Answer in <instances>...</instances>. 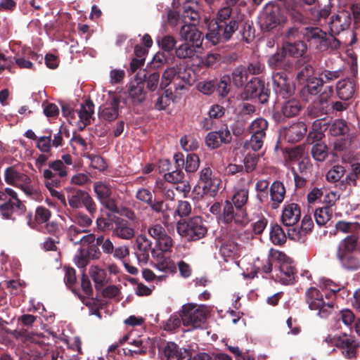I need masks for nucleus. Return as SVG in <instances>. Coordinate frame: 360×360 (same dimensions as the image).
<instances>
[{"mask_svg":"<svg viewBox=\"0 0 360 360\" xmlns=\"http://www.w3.org/2000/svg\"><path fill=\"white\" fill-rule=\"evenodd\" d=\"M136 243L138 249L137 258L140 262L146 263L149 259V252L153 257L157 258L156 267L160 271L172 274L176 271L175 263L169 258L162 259V253H157L155 249L151 248L152 243L146 236L141 234L137 236Z\"/></svg>","mask_w":360,"mask_h":360,"instance_id":"f257e3e1","label":"nucleus"},{"mask_svg":"<svg viewBox=\"0 0 360 360\" xmlns=\"http://www.w3.org/2000/svg\"><path fill=\"white\" fill-rule=\"evenodd\" d=\"M176 230L178 233L188 241H197L207 233V228L201 216L179 220L176 223Z\"/></svg>","mask_w":360,"mask_h":360,"instance_id":"f03ea898","label":"nucleus"},{"mask_svg":"<svg viewBox=\"0 0 360 360\" xmlns=\"http://www.w3.org/2000/svg\"><path fill=\"white\" fill-rule=\"evenodd\" d=\"M243 25L242 16L236 15L235 20L221 25L209 24L206 38L215 45L221 41H229Z\"/></svg>","mask_w":360,"mask_h":360,"instance_id":"7ed1b4c3","label":"nucleus"},{"mask_svg":"<svg viewBox=\"0 0 360 360\" xmlns=\"http://www.w3.org/2000/svg\"><path fill=\"white\" fill-rule=\"evenodd\" d=\"M305 302L311 310H317L318 316L327 318L333 311L334 302H326L322 292L315 287L309 288L305 292Z\"/></svg>","mask_w":360,"mask_h":360,"instance_id":"20e7f679","label":"nucleus"},{"mask_svg":"<svg viewBox=\"0 0 360 360\" xmlns=\"http://www.w3.org/2000/svg\"><path fill=\"white\" fill-rule=\"evenodd\" d=\"M180 316L185 326L202 328L207 319V311L203 306L188 303L182 307Z\"/></svg>","mask_w":360,"mask_h":360,"instance_id":"39448f33","label":"nucleus"},{"mask_svg":"<svg viewBox=\"0 0 360 360\" xmlns=\"http://www.w3.org/2000/svg\"><path fill=\"white\" fill-rule=\"evenodd\" d=\"M4 177L7 184L20 188L27 195L37 194V190L31 184L30 176L18 170L15 166L8 167L5 170Z\"/></svg>","mask_w":360,"mask_h":360,"instance_id":"423d86ee","label":"nucleus"},{"mask_svg":"<svg viewBox=\"0 0 360 360\" xmlns=\"http://www.w3.org/2000/svg\"><path fill=\"white\" fill-rule=\"evenodd\" d=\"M244 94L247 99H257L261 104H266L270 97V89L264 80L252 77L245 85Z\"/></svg>","mask_w":360,"mask_h":360,"instance_id":"0eeeda50","label":"nucleus"},{"mask_svg":"<svg viewBox=\"0 0 360 360\" xmlns=\"http://www.w3.org/2000/svg\"><path fill=\"white\" fill-rule=\"evenodd\" d=\"M4 198L1 200L4 202L0 205V212L4 218L9 219L15 211L19 214L23 213L26 207L24 204L18 199L16 192L11 188H5Z\"/></svg>","mask_w":360,"mask_h":360,"instance_id":"6e6552de","label":"nucleus"},{"mask_svg":"<svg viewBox=\"0 0 360 360\" xmlns=\"http://www.w3.org/2000/svg\"><path fill=\"white\" fill-rule=\"evenodd\" d=\"M238 237L237 231L231 232L230 230L217 238L216 241L220 243L219 252L226 261L238 255L239 245L236 241Z\"/></svg>","mask_w":360,"mask_h":360,"instance_id":"1a4fd4ad","label":"nucleus"},{"mask_svg":"<svg viewBox=\"0 0 360 360\" xmlns=\"http://www.w3.org/2000/svg\"><path fill=\"white\" fill-rule=\"evenodd\" d=\"M233 204L229 200H226L223 204V209L218 222L231 225L235 224L243 227L248 222L247 211L236 210Z\"/></svg>","mask_w":360,"mask_h":360,"instance_id":"9d476101","label":"nucleus"},{"mask_svg":"<svg viewBox=\"0 0 360 360\" xmlns=\"http://www.w3.org/2000/svg\"><path fill=\"white\" fill-rule=\"evenodd\" d=\"M273 89L277 96L283 99L290 98L295 93L293 82L284 72H276L273 75Z\"/></svg>","mask_w":360,"mask_h":360,"instance_id":"9b49d317","label":"nucleus"},{"mask_svg":"<svg viewBox=\"0 0 360 360\" xmlns=\"http://www.w3.org/2000/svg\"><path fill=\"white\" fill-rule=\"evenodd\" d=\"M68 200L69 205L72 209H79L84 206L89 213H96V205L89 194L84 190L77 189L71 195H68Z\"/></svg>","mask_w":360,"mask_h":360,"instance_id":"f8f14e48","label":"nucleus"},{"mask_svg":"<svg viewBox=\"0 0 360 360\" xmlns=\"http://www.w3.org/2000/svg\"><path fill=\"white\" fill-rule=\"evenodd\" d=\"M335 347L341 350L345 357L352 359L356 357L360 342L354 335L342 333L338 335Z\"/></svg>","mask_w":360,"mask_h":360,"instance_id":"ddd939ff","label":"nucleus"},{"mask_svg":"<svg viewBox=\"0 0 360 360\" xmlns=\"http://www.w3.org/2000/svg\"><path fill=\"white\" fill-rule=\"evenodd\" d=\"M161 359L165 360H191V354L187 349L181 352V349L173 342H168L159 347Z\"/></svg>","mask_w":360,"mask_h":360,"instance_id":"4468645a","label":"nucleus"},{"mask_svg":"<svg viewBox=\"0 0 360 360\" xmlns=\"http://www.w3.org/2000/svg\"><path fill=\"white\" fill-rule=\"evenodd\" d=\"M120 103V98L115 96L108 100L103 105L99 107V119L108 122L115 120L119 115Z\"/></svg>","mask_w":360,"mask_h":360,"instance_id":"2eb2a0df","label":"nucleus"},{"mask_svg":"<svg viewBox=\"0 0 360 360\" xmlns=\"http://www.w3.org/2000/svg\"><path fill=\"white\" fill-rule=\"evenodd\" d=\"M193 24H185L181 27L179 34L185 42H189L195 47L200 48L203 41V37L196 26Z\"/></svg>","mask_w":360,"mask_h":360,"instance_id":"dca6fc26","label":"nucleus"},{"mask_svg":"<svg viewBox=\"0 0 360 360\" xmlns=\"http://www.w3.org/2000/svg\"><path fill=\"white\" fill-rule=\"evenodd\" d=\"M174 169H172L164 174V179L167 182L175 184L185 179V174L182 170L184 164V155L181 153H176L174 155Z\"/></svg>","mask_w":360,"mask_h":360,"instance_id":"f3484780","label":"nucleus"},{"mask_svg":"<svg viewBox=\"0 0 360 360\" xmlns=\"http://www.w3.org/2000/svg\"><path fill=\"white\" fill-rule=\"evenodd\" d=\"M43 176L45 179L44 184L49 191L52 197H55L61 201L63 204H66L65 195L60 191L56 190V188L61 186V180L56 177V174L50 169H44Z\"/></svg>","mask_w":360,"mask_h":360,"instance_id":"a211bd4d","label":"nucleus"},{"mask_svg":"<svg viewBox=\"0 0 360 360\" xmlns=\"http://www.w3.org/2000/svg\"><path fill=\"white\" fill-rule=\"evenodd\" d=\"M287 22V17L281 13L278 7L273 6L270 11H267L263 19L262 26L267 31H271L279 25Z\"/></svg>","mask_w":360,"mask_h":360,"instance_id":"6ab92c4d","label":"nucleus"},{"mask_svg":"<svg viewBox=\"0 0 360 360\" xmlns=\"http://www.w3.org/2000/svg\"><path fill=\"white\" fill-rule=\"evenodd\" d=\"M330 195L335 198V194L333 192L325 196L324 201L326 202V205L323 207H319L315 210L314 218L316 224L321 226H324L332 217L333 210L332 205H334L335 200L329 199Z\"/></svg>","mask_w":360,"mask_h":360,"instance_id":"aec40b11","label":"nucleus"},{"mask_svg":"<svg viewBox=\"0 0 360 360\" xmlns=\"http://www.w3.org/2000/svg\"><path fill=\"white\" fill-rule=\"evenodd\" d=\"M112 234L121 239L129 240L134 236V229L127 220L115 216V224Z\"/></svg>","mask_w":360,"mask_h":360,"instance_id":"412c9836","label":"nucleus"},{"mask_svg":"<svg viewBox=\"0 0 360 360\" xmlns=\"http://www.w3.org/2000/svg\"><path fill=\"white\" fill-rule=\"evenodd\" d=\"M307 131V127L306 124L303 122H297L288 127H285L283 133L285 139L288 142L296 143L302 139Z\"/></svg>","mask_w":360,"mask_h":360,"instance_id":"4be33fe9","label":"nucleus"},{"mask_svg":"<svg viewBox=\"0 0 360 360\" xmlns=\"http://www.w3.org/2000/svg\"><path fill=\"white\" fill-rule=\"evenodd\" d=\"M51 216V211L43 206H39L36 208L34 214L29 212L26 215L27 225L32 229H37L40 224L49 221Z\"/></svg>","mask_w":360,"mask_h":360,"instance_id":"5701e85b","label":"nucleus"},{"mask_svg":"<svg viewBox=\"0 0 360 360\" xmlns=\"http://www.w3.org/2000/svg\"><path fill=\"white\" fill-rule=\"evenodd\" d=\"M360 252V231L352 233L342 240L337 248L336 252L354 253Z\"/></svg>","mask_w":360,"mask_h":360,"instance_id":"b1692460","label":"nucleus"},{"mask_svg":"<svg viewBox=\"0 0 360 360\" xmlns=\"http://www.w3.org/2000/svg\"><path fill=\"white\" fill-rule=\"evenodd\" d=\"M301 216V211L299 205L290 203L285 205L283 210L281 221L286 226H292L298 222Z\"/></svg>","mask_w":360,"mask_h":360,"instance_id":"393cba45","label":"nucleus"},{"mask_svg":"<svg viewBox=\"0 0 360 360\" xmlns=\"http://www.w3.org/2000/svg\"><path fill=\"white\" fill-rule=\"evenodd\" d=\"M129 94L134 104H139L145 101L147 91L145 90L141 72L137 74L136 81L131 83Z\"/></svg>","mask_w":360,"mask_h":360,"instance_id":"a878e982","label":"nucleus"},{"mask_svg":"<svg viewBox=\"0 0 360 360\" xmlns=\"http://www.w3.org/2000/svg\"><path fill=\"white\" fill-rule=\"evenodd\" d=\"M304 83L305 84L300 89V95L305 101H308L311 96H316L319 94L323 86L322 80H320L317 77L311 78Z\"/></svg>","mask_w":360,"mask_h":360,"instance_id":"bb28decb","label":"nucleus"},{"mask_svg":"<svg viewBox=\"0 0 360 360\" xmlns=\"http://www.w3.org/2000/svg\"><path fill=\"white\" fill-rule=\"evenodd\" d=\"M356 83L354 79L347 78L338 82L336 91L341 100L347 101L353 97Z\"/></svg>","mask_w":360,"mask_h":360,"instance_id":"cd10ccee","label":"nucleus"},{"mask_svg":"<svg viewBox=\"0 0 360 360\" xmlns=\"http://www.w3.org/2000/svg\"><path fill=\"white\" fill-rule=\"evenodd\" d=\"M282 48L287 56L295 58L302 56L307 50V46L303 40L283 41Z\"/></svg>","mask_w":360,"mask_h":360,"instance_id":"c85d7f7f","label":"nucleus"},{"mask_svg":"<svg viewBox=\"0 0 360 360\" xmlns=\"http://www.w3.org/2000/svg\"><path fill=\"white\" fill-rule=\"evenodd\" d=\"M270 196L272 200V208L276 209L283 201L285 188L281 181H276L270 186Z\"/></svg>","mask_w":360,"mask_h":360,"instance_id":"c756f323","label":"nucleus"},{"mask_svg":"<svg viewBox=\"0 0 360 360\" xmlns=\"http://www.w3.org/2000/svg\"><path fill=\"white\" fill-rule=\"evenodd\" d=\"M349 21L347 19V15L345 13L341 15L338 14L331 17V20L329 24L330 30L333 34H338L340 32L344 31L349 28Z\"/></svg>","mask_w":360,"mask_h":360,"instance_id":"7c9ffc66","label":"nucleus"},{"mask_svg":"<svg viewBox=\"0 0 360 360\" xmlns=\"http://www.w3.org/2000/svg\"><path fill=\"white\" fill-rule=\"evenodd\" d=\"M297 73L296 79L300 83H303L311 78L314 77V68L308 61L299 60L297 64Z\"/></svg>","mask_w":360,"mask_h":360,"instance_id":"2f4dec72","label":"nucleus"},{"mask_svg":"<svg viewBox=\"0 0 360 360\" xmlns=\"http://www.w3.org/2000/svg\"><path fill=\"white\" fill-rule=\"evenodd\" d=\"M177 83H175V89H184L185 85H191L195 81L194 74L191 69L178 68L177 69Z\"/></svg>","mask_w":360,"mask_h":360,"instance_id":"473e14b6","label":"nucleus"},{"mask_svg":"<svg viewBox=\"0 0 360 360\" xmlns=\"http://www.w3.org/2000/svg\"><path fill=\"white\" fill-rule=\"evenodd\" d=\"M336 257L345 268L349 270L360 269V259L353 253L336 252Z\"/></svg>","mask_w":360,"mask_h":360,"instance_id":"72a5a7b5","label":"nucleus"},{"mask_svg":"<svg viewBox=\"0 0 360 360\" xmlns=\"http://www.w3.org/2000/svg\"><path fill=\"white\" fill-rule=\"evenodd\" d=\"M302 108L300 102L297 99L292 98L283 103L281 112L285 117L291 118L298 115Z\"/></svg>","mask_w":360,"mask_h":360,"instance_id":"f704fd0d","label":"nucleus"},{"mask_svg":"<svg viewBox=\"0 0 360 360\" xmlns=\"http://www.w3.org/2000/svg\"><path fill=\"white\" fill-rule=\"evenodd\" d=\"M325 32L318 27H306L302 28V39L309 42L314 41L317 45H321Z\"/></svg>","mask_w":360,"mask_h":360,"instance_id":"c9c22d12","label":"nucleus"},{"mask_svg":"<svg viewBox=\"0 0 360 360\" xmlns=\"http://www.w3.org/2000/svg\"><path fill=\"white\" fill-rule=\"evenodd\" d=\"M142 81L146 84L147 89L150 91H154L160 85V73L158 71H146L143 70L141 72Z\"/></svg>","mask_w":360,"mask_h":360,"instance_id":"e433bc0d","label":"nucleus"},{"mask_svg":"<svg viewBox=\"0 0 360 360\" xmlns=\"http://www.w3.org/2000/svg\"><path fill=\"white\" fill-rule=\"evenodd\" d=\"M81 122L86 127L91 124V118L94 112V104L91 99L86 101L85 104H82L81 108L77 111Z\"/></svg>","mask_w":360,"mask_h":360,"instance_id":"4c0bfd02","label":"nucleus"},{"mask_svg":"<svg viewBox=\"0 0 360 360\" xmlns=\"http://www.w3.org/2000/svg\"><path fill=\"white\" fill-rule=\"evenodd\" d=\"M183 8V17L185 21L188 19L191 22L189 24H198L200 20V13L198 10V4L191 2H186L184 4Z\"/></svg>","mask_w":360,"mask_h":360,"instance_id":"58836bf2","label":"nucleus"},{"mask_svg":"<svg viewBox=\"0 0 360 360\" xmlns=\"http://www.w3.org/2000/svg\"><path fill=\"white\" fill-rule=\"evenodd\" d=\"M231 75L233 83L237 88L243 87L248 77L246 67L242 65L236 66L233 70Z\"/></svg>","mask_w":360,"mask_h":360,"instance_id":"ea45409f","label":"nucleus"},{"mask_svg":"<svg viewBox=\"0 0 360 360\" xmlns=\"http://www.w3.org/2000/svg\"><path fill=\"white\" fill-rule=\"evenodd\" d=\"M248 190L242 188L237 191L232 197V204L234 205L236 210L247 211L245 207L248 200Z\"/></svg>","mask_w":360,"mask_h":360,"instance_id":"a19ab883","label":"nucleus"},{"mask_svg":"<svg viewBox=\"0 0 360 360\" xmlns=\"http://www.w3.org/2000/svg\"><path fill=\"white\" fill-rule=\"evenodd\" d=\"M89 274L95 283L96 289L101 290L105 284L107 276L105 270L97 266H93L89 269Z\"/></svg>","mask_w":360,"mask_h":360,"instance_id":"79ce46f5","label":"nucleus"},{"mask_svg":"<svg viewBox=\"0 0 360 360\" xmlns=\"http://www.w3.org/2000/svg\"><path fill=\"white\" fill-rule=\"evenodd\" d=\"M287 235L283 228L278 224H271L270 240L276 245H281L286 242Z\"/></svg>","mask_w":360,"mask_h":360,"instance_id":"37998d69","label":"nucleus"},{"mask_svg":"<svg viewBox=\"0 0 360 360\" xmlns=\"http://www.w3.org/2000/svg\"><path fill=\"white\" fill-rule=\"evenodd\" d=\"M309 114L312 117H319L328 114V105L327 101L319 98L309 107Z\"/></svg>","mask_w":360,"mask_h":360,"instance_id":"c03bdc74","label":"nucleus"},{"mask_svg":"<svg viewBox=\"0 0 360 360\" xmlns=\"http://www.w3.org/2000/svg\"><path fill=\"white\" fill-rule=\"evenodd\" d=\"M197 49L189 42H184L176 49L175 53L179 59L192 58L195 56Z\"/></svg>","mask_w":360,"mask_h":360,"instance_id":"a18cd8bd","label":"nucleus"},{"mask_svg":"<svg viewBox=\"0 0 360 360\" xmlns=\"http://www.w3.org/2000/svg\"><path fill=\"white\" fill-rule=\"evenodd\" d=\"M95 214L89 213V214H86L83 212H76L72 214V221L82 229H86L92 224Z\"/></svg>","mask_w":360,"mask_h":360,"instance_id":"49530a36","label":"nucleus"},{"mask_svg":"<svg viewBox=\"0 0 360 360\" xmlns=\"http://www.w3.org/2000/svg\"><path fill=\"white\" fill-rule=\"evenodd\" d=\"M335 35L333 33L328 35L325 32V36L323 37L321 45H317L318 49L321 51H324L329 49L335 50L340 48V42L335 37Z\"/></svg>","mask_w":360,"mask_h":360,"instance_id":"de8ad7c7","label":"nucleus"},{"mask_svg":"<svg viewBox=\"0 0 360 360\" xmlns=\"http://www.w3.org/2000/svg\"><path fill=\"white\" fill-rule=\"evenodd\" d=\"M349 131L347 122L340 119L335 120L329 127V133L333 136H343Z\"/></svg>","mask_w":360,"mask_h":360,"instance_id":"09e8293b","label":"nucleus"},{"mask_svg":"<svg viewBox=\"0 0 360 360\" xmlns=\"http://www.w3.org/2000/svg\"><path fill=\"white\" fill-rule=\"evenodd\" d=\"M312 158L318 162H323L328 156V146L324 143H316L311 148Z\"/></svg>","mask_w":360,"mask_h":360,"instance_id":"8fccbe9b","label":"nucleus"},{"mask_svg":"<svg viewBox=\"0 0 360 360\" xmlns=\"http://www.w3.org/2000/svg\"><path fill=\"white\" fill-rule=\"evenodd\" d=\"M15 62L20 68L33 69V63L30 60H37L38 59L42 60V56L39 55L34 52L30 51L28 54V60L21 56H16Z\"/></svg>","mask_w":360,"mask_h":360,"instance_id":"3c124183","label":"nucleus"},{"mask_svg":"<svg viewBox=\"0 0 360 360\" xmlns=\"http://www.w3.org/2000/svg\"><path fill=\"white\" fill-rule=\"evenodd\" d=\"M221 181L217 176H213L208 181L202 184V190L205 194L210 196H214L218 193Z\"/></svg>","mask_w":360,"mask_h":360,"instance_id":"603ef678","label":"nucleus"},{"mask_svg":"<svg viewBox=\"0 0 360 360\" xmlns=\"http://www.w3.org/2000/svg\"><path fill=\"white\" fill-rule=\"evenodd\" d=\"M268 122L264 118L255 120L249 127L251 134L261 135L266 136V131L268 129Z\"/></svg>","mask_w":360,"mask_h":360,"instance_id":"864d4df0","label":"nucleus"},{"mask_svg":"<svg viewBox=\"0 0 360 360\" xmlns=\"http://www.w3.org/2000/svg\"><path fill=\"white\" fill-rule=\"evenodd\" d=\"M236 18V15H232V9L229 6H226L218 11L216 18L212 20L210 24L221 25L231 20H235Z\"/></svg>","mask_w":360,"mask_h":360,"instance_id":"5fc2aeb1","label":"nucleus"},{"mask_svg":"<svg viewBox=\"0 0 360 360\" xmlns=\"http://www.w3.org/2000/svg\"><path fill=\"white\" fill-rule=\"evenodd\" d=\"M94 190L100 202L112 195V190L110 186L101 181H96L94 184Z\"/></svg>","mask_w":360,"mask_h":360,"instance_id":"6e6d98bb","label":"nucleus"},{"mask_svg":"<svg viewBox=\"0 0 360 360\" xmlns=\"http://www.w3.org/2000/svg\"><path fill=\"white\" fill-rule=\"evenodd\" d=\"M174 80V84L177 83V68L175 67H169L167 68L162 74V80L160 87L163 89Z\"/></svg>","mask_w":360,"mask_h":360,"instance_id":"4d7b16f0","label":"nucleus"},{"mask_svg":"<svg viewBox=\"0 0 360 360\" xmlns=\"http://www.w3.org/2000/svg\"><path fill=\"white\" fill-rule=\"evenodd\" d=\"M49 169L52 171L60 180L67 176L68 168L62 160H56L49 162Z\"/></svg>","mask_w":360,"mask_h":360,"instance_id":"13d9d810","label":"nucleus"},{"mask_svg":"<svg viewBox=\"0 0 360 360\" xmlns=\"http://www.w3.org/2000/svg\"><path fill=\"white\" fill-rule=\"evenodd\" d=\"M337 231L345 233L352 234L360 231V224L358 222H348L345 221H338L335 226Z\"/></svg>","mask_w":360,"mask_h":360,"instance_id":"bf43d9fd","label":"nucleus"},{"mask_svg":"<svg viewBox=\"0 0 360 360\" xmlns=\"http://www.w3.org/2000/svg\"><path fill=\"white\" fill-rule=\"evenodd\" d=\"M346 170L342 165H335L326 173V180L330 183H335L340 180Z\"/></svg>","mask_w":360,"mask_h":360,"instance_id":"052dcab7","label":"nucleus"},{"mask_svg":"<svg viewBox=\"0 0 360 360\" xmlns=\"http://www.w3.org/2000/svg\"><path fill=\"white\" fill-rule=\"evenodd\" d=\"M308 154L304 145H299L288 150V156L290 161L298 162Z\"/></svg>","mask_w":360,"mask_h":360,"instance_id":"680f3d73","label":"nucleus"},{"mask_svg":"<svg viewBox=\"0 0 360 360\" xmlns=\"http://www.w3.org/2000/svg\"><path fill=\"white\" fill-rule=\"evenodd\" d=\"M302 27H297L296 25L288 28L283 34V41L302 40Z\"/></svg>","mask_w":360,"mask_h":360,"instance_id":"e2e57ef3","label":"nucleus"},{"mask_svg":"<svg viewBox=\"0 0 360 360\" xmlns=\"http://www.w3.org/2000/svg\"><path fill=\"white\" fill-rule=\"evenodd\" d=\"M86 232H87L86 229H82L76 225H71L67 230V237L74 245L81 244L80 238L82 233Z\"/></svg>","mask_w":360,"mask_h":360,"instance_id":"0e129e2a","label":"nucleus"},{"mask_svg":"<svg viewBox=\"0 0 360 360\" xmlns=\"http://www.w3.org/2000/svg\"><path fill=\"white\" fill-rule=\"evenodd\" d=\"M158 44L163 52L169 55V53L174 50L176 41L173 36L165 35L158 40Z\"/></svg>","mask_w":360,"mask_h":360,"instance_id":"69168bd1","label":"nucleus"},{"mask_svg":"<svg viewBox=\"0 0 360 360\" xmlns=\"http://www.w3.org/2000/svg\"><path fill=\"white\" fill-rule=\"evenodd\" d=\"M286 57L287 55L282 48L280 51L269 57L268 59V64L272 69L281 70V65L283 64V62Z\"/></svg>","mask_w":360,"mask_h":360,"instance_id":"338daca9","label":"nucleus"},{"mask_svg":"<svg viewBox=\"0 0 360 360\" xmlns=\"http://www.w3.org/2000/svg\"><path fill=\"white\" fill-rule=\"evenodd\" d=\"M200 165L199 157L195 153H189L185 159L184 167L188 173H193L197 171Z\"/></svg>","mask_w":360,"mask_h":360,"instance_id":"774afa93","label":"nucleus"}]
</instances>
